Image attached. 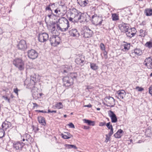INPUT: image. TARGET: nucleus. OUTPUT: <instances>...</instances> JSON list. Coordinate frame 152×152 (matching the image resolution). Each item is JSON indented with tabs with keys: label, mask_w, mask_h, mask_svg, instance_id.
<instances>
[{
	"label": "nucleus",
	"mask_w": 152,
	"mask_h": 152,
	"mask_svg": "<svg viewBox=\"0 0 152 152\" xmlns=\"http://www.w3.org/2000/svg\"><path fill=\"white\" fill-rule=\"evenodd\" d=\"M77 76L76 73H72L67 76L63 77L62 79L63 85L66 86H69L74 83V79L77 78Z\"/></svg>",
	"instance_id": "obj_1"
},
{
	"label": "nucleus",
	"mask_w": 152,
	"mask_h": 152,
	"mask_svg": "<svg viewBox=\"0 0 152 152\" xmlns=\"http://www.w3.org/2000/svg\"><path fill=\"white\" fill-rule=\"evenodd\" d=\"M69 27V22L65 18H63L59 20V24L57 25V28L58 30L62 32L67 31Z\"/></svg>",
	"instance_id": "obj_2"
},
{
	"label": "nucleus",
	"mask_w": 152,
	"mask_h": 152,
	"mask_svg": "<svg viewBox=\"0 0 152 152\" xmlns=\"http://www.w3.org/2000/svg\"><path fill=\"white\" fill-rule=\"evenodd\" d=\"M13 64L20 71L24 70V63L23 60L19 58L14 59L12 62Z\"/></svg>",
	"instance_id": "obj_3"
},
{
	"label": "nucleus",
	"mask_w": 152,
	"mask_h": 152,
	"mask_svg": "<svg viewBox=\"0 0 152 152\" xmlns=\"http://www.w3.org/2000/svg\"><path fill=\"white\" fill-rule=\"evenodd\" d=\"M92 21L94 24L96 25L101 26L103 21L102 17L98 16L96 14H94L92 16Z\"/></svg>",
	"instance_id": "obj_4"
},
{
	"label": "nucleus",
	"mask_w": 152,
	"mask_h": 152,
	"mask_svg": "<svg viewBox=\"0 0 152 152\" xmlns=\"http://www.w3.org/2000/svg\"><path fill=\"white\" fill-rule=\"evenodd\" d=\"M50 41L52 45L56 46L59 44L60 39L57 35L53 34L50 37Z\"/></svg>",
	"instance_id": "obj_5"
},
{
	"label": "nucleus",
	"mask_w": 152,
	"mask_h": 152,
	"mask_svg": "<svg viewBox=\"0 0 152 152\" xmlns=\"http://www.w3.org/2000/svg\"><path fill=\"white\" fill-rule=\"evenodd\" d=\"M49 38L48 34L46 33L39 34L38 36V40L41 42H44Z\"/></svg>",
	"instance_id": "obj_6"
},
{
	"label": "nucleus",
	"mask_w": 152,
	"mask_h": 152,
	"mask_svg": "<svg viewBox=\"0 0 152 152\" xmlns=\"http://www.w3.org/2000/svg\"><path fill=\"white\" fill-rule=\"evenodd\" d=\"M28 56L30 59L34 60L37 57L38 53L35 50L31 49L28 50Z\"/></svg>",
	"instance_id": "obj_7"
},
{
	"label": "nucleus",
	"mask_w": 152,
	"mask_h": 152,
	"mask_svg": "<svg viewBox=\"0 0 152 152\" xmlns=\"http://www.w3.org/2000/svg\"><path fill=\"white\" fill-rule=\"evenodd\" d=\"M93 34V31L88 28L86 27V29L82 32L81 35L85 38L91 37Z\"/></svg>",
	"instance_id": "obj_8"
},
{
	"label": "nucleus",
	"mask_w": 152,
	"mask_h": 152,
	"mask_svg": "<svg viewBox=\"0 0 152 152\" xmlns=\"http://www.w3.org/2000/svg\"><path fill=\"white\" fill-rule=\"evenodd\" d=\"M105 100L107 104L105 105L107 107H113L115 105V100L112 97L109 96L106 97Z\"/></svg>",
	"instance_id": "obj_9"
},
{
	"label": "nucleus",
	"mask_w": 152,
	"mask_h": 152,
	"mask_svg": "<svg viewBox=\"0 0 152 152\" xmlns=\"http://www.w3.org/2000/svg\"><path fill=\"white\" fill-rule=\"evenodd\" d=\"M126 94V93L123 90H120L117 91L115 95L116 97L120 100L123 99Z\"/></svg>",
	"instance_id": "obj_10"
},
{
	"label": "nucleus",
	"mask_w": 152,
	"mask_h": 152,
	"mask_svg": "<svg viewBox=\"0 0 152 152\" xmlns=\"http://www.w3.org/2000/svg\"><path fill=\"white\" fill-rule=\"evenodd\" d=\"M142 50L139 48H136L131 51L130 53L131 56L134 57L136 56H138L141 55L142 54Z\"/></svg>",
	"instance_id": "obj_11"
},
{
	"label": "nucleus",
	"mask_w": 152,
	"mask_h": 152,
	"mask_svg": "<svg viewBox=\"0 0 152 152\" xmlns=\"http://www.w3.org/2000/svg\"><path fill=\"white\" fill-rule=\"evenodd\" d=\"M18 49L23 50L26 49L27 46L26 41L23 40H21L18 45Z\"/></svg>",
	"instance_id": "obj_12"
},
{
	"label": "nucleus",
	"mask_w": 152,
	"mask_h": 152,
	"mask_svg": "<svg viewBox=\"0 0 152 152\" xmlns=\"http://www.w3.org/2000/svg\"><path fill=\"white\" fill-rule=\"evenodd\" d=\"M75 62L78 65L82 66L85 63V57L83 56H79L76 58Z\"/></svg>",
	"instance_id": "obj_13"
},
{
	"label": "nucleus",
	"mask_w": 152,
	"mask_h": 152,
	"mask_svg": "<svg viewBox=\"0 0 152 152\" xmlns=\"http://www.w3.org/2000/svg\"><path fill=\"white\" fill-rule=\"evenodd\" d=\"M145 65L149 69H152V58L149 57L146 58L144 62Z\"/></svg>",
	"instance_id": "obj_14"
},
{
	"label": "nucleus",
	"mask_w": 152,
	"mask_h": 152,
	"mask_svg": "<svg viewBox=\"0 0 152 152\" xmlns=\"http://www.w3.org/2000/svg\"><path fill=\"white\" fill-rule=\"evenodd\" d=\"M119 29L122 32L125 33L129 28V25L128 24L122 23L119 25Z\"/></svg>",
	"instance_id": "obj_15"
},
{
	"label": "nucleus",
	"mask_w": 152,
	"mask_h": 152,
	"mask_svg": "<svg viewBox=\"0 0 152 152\" xmlns=\"http://www.w3.org/2000/svg\"><path fill=\"white\" fill-rule=\"evenodd\" d=\"M12 124L10 122L5 121L3 123L1 126L2 129L6 131L8 128H10Z\"/></svg>",
	"instance_id": "obj_16"
},
{
	"label": "nucleus",
	"mask_w": 152,
	"mask_h": 152,
	"mask_svg": "<svg viewBox=\"0 0 152 152\" xmlns=\"http://www.w3.org/2000/svg\"><path fill=\"white\" fill-rule=\"evenodd\" d=\"M109 112V115L111 118L112 122L115 123L117 122V118L116 115L111 110H110Z\"/></svg>",
	"instance_id": "obj_17"
},
{
	"label": "nucleus",
	"mask_w": 152,
	"mask_h": 152,
	"mask_svg": "<svg viewBox=\"0 0 152 152\" xmlns=\"http://www.w3.org/2000/svg\"><path fill=\"white\" fill-rule=\"evenodd\" d=\"M132 30H133L134 31V30H136V29L134 28H132L131 29H130L129 28L127 31L125 32L127 37L132 38L135 35V33L132 32Z\"/></svg>",
	"instance_id": "obj_18"
},
{
	"label": "nucleus",
	"mask_w": 152,
	"mask_h": 152,
	"mask_svg": "<svg viewBox=\"0 0 152 152\" xmlns=\"http://www.w3.org/2000/svg\"><path fill=\"white\" fill-rule=\"evenodd\" d=\"M73 10H74V12H76V13L75 14V17L74 18V21L75 22H79L81 12L75 9H74Z\"/></svg>",
	"instance_id": "obj_19"
},
{
	"label": "nucleus",
	"mask_w": 152,
	"mask_h": 152,
	"mask_svg": "<svg viewBox=\"0 0 152 152\" xmlns=\"http://www.w3.org/2000/svg\"><path fill=\"white\" fill-rule=\"evenodd\" d=\"M69 33L70 36L74 37H78L79 36V33L76 29H72L70 30Z\"/></svg>",
	"instance_id": "obj_20"
},
{
	"label": "nucleus",
	"mask_w": 152,
	"mask_h": 152,
	"mask_svg": "<svg viewBox=\"0 0 152 152\" xmlns=\"http://www.w3.org/2000/svg\"><path fill=\"white\" fill-rule=\"evenodd\" d=\"M31 91L33 98L36 99H37L41 95V94L38 93L36 90L34 89H32Z\"/></svg>",
	"instance_id": "obj_21"
},
{
	"label": "nucleus",
	"mask_w": 152,
	"mask_h": 152,
	"mask_svg": "<svg viewBox=\"0 0 152 152\" xmlns=\"http://www.w3.org/2000/svg\"><path fill=\"white\" fill-rule=\"evenodd\" d=\"M23 145L24 144L23 143H21L20 142H18L14 144L13 146L16 150H21Z\"/></svg>",
	"instance_id": "obj_22"
},
{
	"label": "nucleus",
	"mask_w": 152,
	"mask_h": 152,
	"mask_svg": "<svg viewBox=\"0 0 152 152\" xmlns=\"http://www.w3.org/2000/svg\"><path fill=\"white\" fill-rule=\"evenodd\" d=\"M61 72L63 73H67L70 71L71 69L70 66L68 65H64L62 66Z\"/></svg>",
	"instance_id": "obj_23"
},
{
	"label": "nucleus",
	"mask_w": 152,
	"mask_h": 152,
	"mask_svg": "<svg viewBox=\"0 0 152 152\" xmlns=\"http://www.w3.org/2000/svg\"><path fill=\"white\" fill-rule=\"evenodd\" d=\"M87 16L86 14L82 13L81 12L79 22L82 23L86 21L87 19Z\"/></svg>",
	"instance_id": "obj_24"
},
{
	"label": "nucleus",
	"mask_w": 152,
	"mask_h": 152,
	"mask_svg": "<svg viewBox=\"0 0 152 152\" xmlns=\"http://www.w3.org/2000/svg\"><path fill=\"white\" fill-rule=\"evenodd\" d=\"M77 2L81 7H85L87 4L88 0H77Z\"/></svg>",
	"instance_id": "obj_25"
},
{
	"label": "nucleus",
	"mask_w": 152,
	"mask_h": 152,
	"mask_svg": "<svg viewBox=\"0 0 152 152\" xmlns=\"http://www.w3.org/2000/svg\"><path fill=\"white\" fill-rule=\"evenodd\" d=\"M61 136L64 139H69L72 137V135L68 132H65L64 134H62Z\"/></svg>",
	"instance_id": "obj_26"
},
{
	"label": "nucleus",
	"mask_w": 152,
	"mask_h": 152,
	"mask_svg": "<svg viewBox=\"0 0 152 152\" xmlns=\"http://www.w3.org/2000/svg\"><path fill=\"white\" fill-rule=\"evenodd\" d=\"M38 120L39 122L42 125L45 126L46 123L45 121V118L42 116H40L38 117Z\"/></svg>",
	"instance_id": "obj_27"
},
{
	"label": "nucleus",
	"mask_w": 152,
	"mask_h": 152,
	"mask_svg": "<svg viewBox=\"0 0 152 152\" xmlns=\"http://www.w3.org/2000/svg\"><path fill=\"white\" fill-rule=\"evenodd\" d=\"M123 132V130L122 129H120L116 133L114 134V136L116 138H120L121 136L122 135L121 134Z\"/></svg>",
	"instance_id": "obj_28"
},
{
	"label": "nucleus",
	"mask_w": 152,
	"mask_h": 152,
	"mask_svg": "<svg viewBox=\"0 0 152 152\" xmlns=\"http://www.w3.org/2000/svg\"><path fill=\"white\" fill-rule=\"evenodd\" d=\"M124 42L125 44L122 45V46L124 47V48L122 49V50L124 51H126L129 49L130 45L129 43H128L125 42Z\"/></svg>",
	"instance_id": "obj_29"
},
{
	"label": "nucleus",
	"mask_w": 152,
	"mask_h": 152,
	"mask_svg": "<svg viewBox=\"0 0 152 152\" xmlns=\"http://www.w3.org/2000/svg\"><path fill=\"white\" fill-rule=\"evenodd\" d=\"M84 122L87 124L88 125L92 126H94L95 125V122L91 120L84 119H83Z\"/></svg>",
	"instance_id": "obj_30"
},
{
	"label": "nucleus",
	"mask_w": 152,
	"mask_h": 152,
	"mask_svg": "<svg viewBox=\"0 0 152 152\" xmlns=\"http://www.w3.org/2000/svg\"><path fill=\"white\" fill-rule=\"evenodd\" d=\"M50 31L53 34H56L57 32V30L56 29V27L55 26H50Z\"/></svg>",
	"instance_id": "obj_31"
},
{
	"label": "nucleus",
	"mask_w": 152,
	"mask_h": 152,
	"mask_svg": "<svg viewBox=\"0 0 152 152\" xmlns=\"http://www.w3.org/2000/svg\"><path fill=\"white\" fill-rule=\"evenodd\" d=\"M90 67L92 69L94 70H96L98 68V66L94 63H90Z\"/></svg>",
	"instance_id": "obj_32"
},
{
	"label": "nucleus",
	"mask_w": 152,
	"mask_h": 152,
	"mask_svg": "<svg viewBox=\"0 0 152 152\" xmlns=\"http://www.w3.org/2000/svg\"><path fill=\"white\" fill-rule=\"evenodd\" d=\"M145 46L150 49L152 48V40L147 42L145 44Z\"/></svg>",
	"instance_id": "obj_33"
},
{
	"label": "nucleus",
	"mask_w": 152,
	"mask_h": 152,
	"mask_svg": "<svg viewBox=\"0 0 152 152\" xmlns=\"http://www.w3.org/2000/svg\"><path fill=\"white\" fill-rule=\"evenodd\" d=\"M145 13L146 15L147 16H151L152 15V9H147L145 10Z\"/></svg>",
	"instance_id": "obj_34"
},
{
	"label": "nucleus",
	"mask_w": 152,
	"mask_h": 152,
	"mask_svg": "<svg viewBox=\"0 0 152 152\" xmlns=\"http://www.w3.org/2000/svg\"><path fill=\"white\" fill-rule=\"evenodd\" d=\"M55 107L57 108L60 109L63 108V105L61 102H57L56 104Z\"/></svg>",
	"instance_id": "obj_35"
},
{
	"label": "nucleus",
	"mask_w": 152,
	"mask_h": 152,
	"mask_svg": "<svg viewBox=\"0 0 152 152\" xmlns=\"http://www.w3.org/2000/svg\"><path fill=\"white\" fill-rule=\"evenodd\" d=\"M54 5V3L53 4H52L51 3H50L49 5L46 8H45L46 10L49 11H50L49 13L51 14H53L52 11V10H51V8L50 7L52 6L53 5Z\"/></svg>",
	"instance_id": "obj_36"
},
{
	"label": "nucleus",
	"mask_w": 152,
	"mask_h": 152,
	"mask_svg": "<svg viewBox=\"0 0 152 152\" xmlns=\"http://www.w3.org/2000/svg\"><path fill=\"white\" fill-rule=\"evenodd\" d=\"M140 36H141V37H144L146 33L145 31L143 30L142 29H140Z\"/></svg>",
	"instance_id": "obj_37"
},
{
	"label": "nucleus",
	"mask_w": 152,
	"mask_h": 152,
	"mask_svg": "<svg viewBox=\"0 0 152 152\" xmlns=\"http://www.w3.org/2000/svg\"><path fill=\"white\" fill-rule=\"evenodd\" d=\"M112 18L113 20H116L118 19V16L116 14H112Z\"/></svg>",
	"instance_id": "obj_38"
},
{
	"label": "nucleus",
	"mask_w": 152,
	"mask_h": 152,
	"mask_svg": "<svg viewBox=\"0 0 152 152\" xmlns=\"http://www.w3.org/2000/svg\"><path fill=\"white\" fill-rule=\"evenodd\" d=\"M4 130L2 129H0V138H2L4 135Z\"/></svg>",
	"instance_id": "obj_39"
},
{
	"label": "nucleus",
	"mask_w": 152,
	"mask_h": 152,
	"mask_svg": "<svg viewBox=\"0 0 152 152\" xmlns=\"http://www.w3.org/2000/svg\"><path fill=\"white\" fill-rule=\"evenodd\" d=\"M100 47L101 50L103 51L105 50V48L104 44L103 43H101L100 45Z\"/></svg>",
	"instance_id": "obj_40"
},
{
	"label": "nucleus",
	"mask_w": 152,
	"mask_h": 152,
	"mask_svg": "<svg viewBox=\"0 0 152 152\" xmlns=\"http://www.w3.org/2000/svg\"><path fill=\"white\" fill-rule=\"evenodd\" d=\"M20 91V90L18 89L17 88L13 89L14 92L17 95V96L18 95V92Z\"/></svg>",
	"instance_id": "obj_41"
},
{
	"label": "nucleus",
	"mask_w": 152,
	"mask_h": 152,
	"mask_svg": "<svg viewBox=\"0 0 152 152\" xmlns=\"http://www.w3.org/2000/svg\"><path fill=\"white\" fill-rule=\"evenodd\" d=\"M110 122H109L107 123V124L106 125L107 126V127L109 129H111V127H113L112 126V125H110Z\"/></svg>",
	"instance_id": "obj_42"
},
{
	"label": "nucleus",
	"mask_w": 152,
	"mask_h": 152,
	"mask_svg": "<svg viewBox=\"0 0 152 152\" xmlns=\"http://www.w3.org/2000/svg\"><path fill=\"white\" fill-rule=\"evenodd\" d=\"M110 131L108 133V135L109 137H110L113 134V127H111V129H110Z\"/></svg>",
	"instance_id": "obj_43"
},
{
	"label": "nucleus",
	"mask_w": 152,
	"mask_h": 152,
	"mask_svg": "<svg viewBox=\"0 0 152 152\" xmlns=\"http://www.w3.org/2000/svg\"><path fill=\"white\" fill-rule=\"evenodd\" d=\"M108 135L106 134V140L105 141V142L107 143L108 141H110V137L109 136H108Z\"/></svg>",
	"instance_id": "obj_44"
},
{
	"label": "nucleus",
	"mask_w": 152,
	"mask_h": 152,
	"mask_svg": "<svg viewBox=\"0 0 152 152\" xmlns=\"http://www.w3.org/2000/svg\"><path fill=\"white\" fill-rule=\"evenodd\" d=\"M64 146L65 147V149L66 148L68 149H71L70 145L68 144H65Z\"/></svg>",
	"instance_id": "obj_45"
},
{
	"label": "nucleus",
	"mask_w": 152,
	"mask_h": 152,
	"mask_svg": "<svg viewBox=\"0 0 152 152\" xmlns=\"http://www.w3.org/2000/svg\"><path fill=\"white\" fill-rule=\"evenodd\" d=\"M2 97L4 99L7 101L9 103L10 102V99H9L7 97L5 96H3Z\"/></svg>",
	"instance_id": "obj_46"
},
{
	"label": "nucleus",
	"mask_w": 152,
	"mask_h": 152,
	"mask_svg": "<svg viewBox=\"0 0 152 152\" xmlns=\"http://www.w3.org/2000/svg\"><path fill=\"white\" fill-rule=\"evenodd\" d=\"M136 89H138V90L139 91H141L144 90L143 88H140L138 86L136 87Z\"/></svg>",
	"instance_id": "obj_47"
},
{
	"label": "nucleus",
	"mask_w": 152,
	"mask_h": 152,
	"mask_svg": "<svg viewBox=\"0 0 152 152\" xmlns=\"http://www.w3.org/2000/svg\"><path fill=\"white\" fill-rule=\"evenodd\" d=\"M149 92L152 95V86H151L149 88Z\"/></svg>",
	"instance_id": "obj_48"
},
{
	"label": "nucleus",
	"mask_w": 152,
	"mask_h": 152,
	"mask_svg": "<svg viewBox=\"0 0 152 152\" xmlns=\"http://www.w3.org/2000/svg\"><path fill=\"white\" fill-rule=\"evenodd\" d=\"M93 88H94L92 86H86V89H88V90L89 91L90 89H92Z\"/></svg>",
	"instance_id": "obj_49"
},
{
	"label": "nucleus",
	"mask_w": 152,
	"mask_h": 152,
	"mask_svg": "<svg viewBox=\"0 0 152 152\" xmlns=\"http://www.w3.org/2000/svg\"><path fill=\"white\" fill-rule=\"evenodd\" d=\"M71 148H73L75 149H76L77 148V147L75 145H70Z\"/></svg>",
	"instance_id": "obj_50"
},
{
	"label": "nucleus",
	"mask_w": 152,
	"mask_h": 152,
	"mask_svg": "<svg viewBox=\"0 0 152 152\" xmlns=\"http://www.w3.org/2000/svg\"><path fill=\"white\" fill-rule=\"evenodd\" d=\"M68 125L69 126L70 128H75V126L74 124L72 123H71L68 124Z\"/></svg>",
	"instance_id": "obj_51"
},
{
	"label": "nucleus",
	"mask_w": 152,
	"mask_h": 152,
	"mask_svg": "<svg viewBox=\"0 0 152 152\" xmlns=\"http://www.w3.org/2000/svg\"><path fill=\"white\" fill-rule=\"evenodd\" d=\"M106 125V123L105 122H101L99 123V125L100 126H103Z\"/></svg>",
	"instance_id": "obj_52"
},
{
	"label": "nucleus",
	"mask_w": 152,
	"mask_h": 152,
	"mask_svg": "<svg viewBox=\"0 0 152 152\" xmlns=\"http://www.w3.org/2000/svg\"><path fill=\"white\" fill-rule=\"evenodd\" d=\"M33 104L34 106H33V107L34 108L35 107H39L38 105L37 104L35 103H32Z\"/></svg>",
	"instance_id": "obj_53"
},
{
	"label": "nucleus",
	"mask_w": 152,
	"mask_h": 152,
	"mask_svg": "<svg viewBox=\"0 0 152 152\" xmlns=\"http://www.w3.org/2000/svg\"><path fill=\"white\" fill-rule=\"evenodd\" d=\"M48 113H56V110H52L51 111L50 110H48Z\"/></svg>",
	"instance_id": "obj_54"
},
{
	"label": "nucleus",
	"mask_w": 152,
	"mask_h": 152,
	"mask_svg": "<svg viewBox=\"0 0 152 152\" xmlns=\"http://www.w3.org/2000/svg\"><path fill=\"white\" fill-rule=\"evenodd\" d=\"M36 112H41V113H47L46 111H43V110H36Z\"/></svg>",
	"instance_id": "obj_55"
},
{
	"label": "nucleus",
	"mask_w": 152,
	"mask_h": 152,
	"mask_svg": "<svg viewBox=\"0 0 152 152\" xmlns=\"http://www.w3.org/2000/svg\"><path fill=\"white\" fill-rule=\"evenodd\" d=\"M104 52H103V54H104V56L106 58L107 57V52L105 50H104Z\"/></svg>",
	"instance_id": "obj_56"
},
{
	"label": "nucleus",
	"mask_w": 152,
	"mask_h": 152,
	"mask_svg": "<svg viewBox=\"0 0 152 152\" xmlns=\"http://www.w3.org/2000/svg\"><path fill=\"white\" fill-rule=\"evenodd\" d=\"M84 107H87L90 108L92 107V105L90 104H89L88 105H85Z\"/></svg>",
	"instance_id": "obj_57"
},
{
	"label": "nucleus",
	"mask_w": 152,
	"mask_h": 152,
	"mask_svg": "<svg viewBox=\"0 0 152 152\" xmlns=\"http://www.w3.org/2000/svg\"><path fill=\"white\" fill-rule=\"evenodd\" d=\"M69 20L70 21H72V22H75L74 21H73V20H74V19L72 18H71V17L69 18Z\"/></svg>",
	"instance_id": "obj_58"
},
{
	"label": "nucleus",
	"mask_w": 152,
	"mask_h": 152,
	"mask_svg": "<svg viewBox=\"0 0 152 152\" xmlns=\"http://www.w3.org/2000/svg\"><path fill=\"white\" fill-rule=\"evenodd\" d=\"M89 127L88 126H84L83 127V128L84 129H89Z\"/></svg>",
	"instance_id": "obj_59"
},
{
	"label": "nucleus",
	"mask_w": 152,
	"mask_h": 152,
	"mask_svg": "<svg viewBox=\"0 0 152 152\" xmlns=\"http://www.w3.org/2000/svg\"><path fill=\"white\" fill-rule=\"evenodd\" d=\"M60 6H61L63 8H66V6L64 4L61 5H60Z\"/></svg>",
	"instance_id": "obj_60"
},
{
	"label": "nucleus",
	"mask_w": 152,
	"mask_h": 152,
	"mask_svg": "<svg viewBox=\"0 0 152 152\" xmlns=\"http://www.w3.org/2000/svg\"><path fill=\"white\" fill-rule=\"evenodd\" d=\"M55 12L56 14H57L58 13V10L57 9L55 10Z\"/></svg>",
	"instance_id": "obj_61"
},
{
	"label": "nucleus",
	"mask_w": 152,
	"mask_h": 152,
	"mask_svg": "<svg viewBox=\"0 0 152 152\" xmlns=\"http://www.w3.org/2000/svg\"><path fill=\"white\" fill-rule=\"evenodd\" d=\"M10 97L12 98H13L14 97V96L12 94H11Z\"/></svg>",
	"instance_id": "obj_62"
},
{
	"label": "nucleus",
	"mask_w": 152,
	"mask_h": 152,
	"mask_svg": "<svg viewBox=\"0 0 152 152\" xmlns=\"http://www.w3.org/2000/svg\"><path fill=\"white\" fill-rule=\"evenodd\" d=\"M39 128H37V129H36L35 130V131H35V132H37V131H38L39 130Z\"/></svg>",
	"instance_id": "obj_63"
},
{
	"label": "nucleus",
	"mask_w": 152,
	"mask_h": 152,
	"mask_svg": "<svg viewBox=\"0 0 152 152\" xmlns=\"http://www.w3.org/2000/svg\"><path fill=\"white\" fill-rule=\"evenodd\" d=\"M96 110H100V108H96Z\"/></svg>",
	"instance_id": "obj_64"
}]
</instances>
